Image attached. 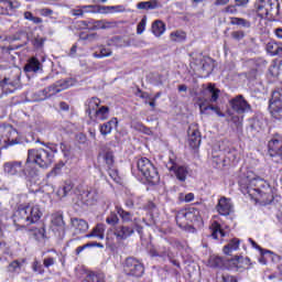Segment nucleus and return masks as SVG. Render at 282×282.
Segmentation results:
<instances>
[{
    "label": "nucleus",
    "instance_id": "obj_1",
    "mask_svg": "<svg viewBox=\"0 0 282 282\" xmlns=\"http://www.w3.org/2000/svg\"><path fill=\"white\" fill-rule=\"evenodd\" d=\"M42 217L43 212L41 210V206L29 203L18 206L12 219L14 226L18 228H28L32 224H37Z\"/></svg>",
    "mask_w": 282,
    "mask_h": 282
},
{
    "label": "nucleus",
    "instance_id": "obj_2",
    "mask_svg": "<svg viewBox=\"0 0 282 282\" xmlns=\"http://www.w3.org/2000/svg\"><path fill=\"white\" fill-rule=\"evenodd\" d=\"M240 188L250 195V197H256V195L261 194V191H267V186H270V183H267L265 180L261 177L252 176L251 174L241 176L239 180Z\"/></svg>",
    "mask_w": 282,
    "mask_h": 282
},
{
    "label": "nucleus",
    "instance_id": "obj_3",
    "mask_svg": "<svg viewBox=\"0 0 282 282\" xmlns=\"http://www.w3.org/2000/svg\"><path fill=\"white\" fill-rule=\"evenodd\" d=\"M54 162V155L50 150L43 148L28 150L26 164H36L40 169H50Z\"/></svg>",
    "mask_w": 282,
    "mask_h": 282
},
{
    "label": "nucleus",
    "instance_id": "obj_4",
    "mask_svg": "<svg viewBox=\"0 0 282 282\" xmlns=\"http://www.w3.org/2000/svg\"><path fill=\"white\" fill-rule=\"evenodd\" d=\"M3 172L7 175H19V177H37L39 170L36 167H32V165L28 164V161L24 164L21 161H10L3 164Z\"/></svg>",
    "mask_w": 282,
    "mask_h": 282
},
{
    "label": "nucleus",
    "instance_id": "obj_5",
    "mask_svg": "<svg viewBox=\"0 0 282 282\" xmlns=\"http://www.w3.org/2000/svg\"><path fill=\"white\" fill-rule=\"evenodd\" d=\"M21 139L19 138V131L12 127V124L0 123V158L1 149H8V147H14L19 144Z\"/></svg>",
    "mask_w": 282,
    "mask_h": 282
},
{
    "label": "nucleus",
    "instance_id": "obj_6",
    "mask_svg": "<svg viewBox=\"0 0 282 282\" xmlns=\"http://www.w3.org/2000/svg\"><path fill=\"white\" fill-rule=\"evenodd\" d=\"M138 171L145 177L150 184H158L160 182V174L158 169L151 163V160L141 158L137 162Z\"/></svg>",
    "mask_w": 282,
    "mask_h": 282
},
{
    "label": "nucleus",
    "instance_id": "obj_7",
    "mask_svg": "<svg viewBox=\"0 0 282 282\" xmlns=\"http://www.w3.org/2000/svg\"><path fill=\"white\" fill-rule=\"evenodd\" d=\"M123 272L127 274V276L140 279V276L144 274V264L137 258L129 257L124 260Z\"/></svg>",
    "mask_w": 282,
    "mask_h": 282
},
{
    "label": "nucleus",
    "instance_id": "obj_8",
    "mask_svg": "<svg viewBox=\"0 0 282 282\" xmlns=\"http://www.w3.org/2000/svg\"><path fill=\"white\" fill-rule=\"evenodd\" d=\"M269 110L275 120H282V88L272 91L269 100Z\"/></svg>",
    "mask_w": 282,
    "mask_h": 282
},
{
    "label": "nucleus",
    "instance_id": "obj_9",
    "mask_svg": "<svg viewBox=\"0 0 282 282\" xmlns=\"http://www.w3.org/2000/svg\"><path fill=\"white\" fill-rule=\"evenodd\" d=\"M231 109L236 111V113H248V111H252V107L246 98H243V95H238L235 98L230 100Z\"/></svg>",
    "mask_w": 282,
    "mask_h": 282
},
{
    "label": "nucleus",
    "instance_id": "obj_10",
    "mask_svg": "<svg viewBox=\"0 0 282 282\" xmlns=\"http://www.w3.org/2000/svg\"><path fill=\"white\" fill-rule=\"evenodd\" d=\"M166 167L169 169V171L174 172V175L178 180V182H186L188 169L184 165H177L174 158L170 156V162L167 163Z\"/></svg>",
    "mask_w": 282,
    "mask_h": 282
},
{
    "label": "nucleus",
    "instance_id": "obj_11",
    "mask_svg": "<svg viewBox=\"0 0 282 282\" xmlns=\"http://www.w3.org/2000/svg\"><path fill=\"white\" fill-rule=\"evenodd\" d=\"M134 232L135 229L132 226L118 225L113 228V235L117 241H124L129 239V237H131Z\"/></svg>",
    "mask_w": 282,
    "mask_h": 282
},
{
    "label": "nucleus",
    "instance_id": "obj_12",
    "mask_svg": "<svg viewBox=\"0 0 282 282\" xmlns=\"http://www.w3.org/2000/svg\"><path fill=\"white\" fill-rule=\"evenodd\" d=\"M100 198V192L97 187H89L82 194V199L87 204V206H94L96 202Z\"/></svg>",
    "mask_w": 282,
    "mask_h": 282
},
{
    "label": "nucleus",
    "instance_id": "obj_13",
    "mask_svg": "<svg viewBox=\"0 0 282 282\" xmlns=\"http://www.w3.org/2000/svg\"><path fill=\"white\" fill-rule=\"evenodd\" d=\"M265 191H261L260 194H257L256 196H252L256 202H260L264 206H268L271 202H274V193L272 192L271 186L265 185Z\"/></svg>",
    "mask_w": 282,
    "mask_h": 282
},
{
    "label": "nucleus",
    "instance_id": "obj_14",
    "mask_svg": "<svg viewBox=\"0 0 282 282\" xmlns=\"http://www.w3.org/2000/svg\"><path fill=\"white\" fill-rule=\"evenodd\" d=\"M216 210L219 213V215H223L224 217H228L230 213H232V203H230L229 198L221 197L218 200V204L216 205Z\"/></svg>",
    "mask_w": 282,
    "mask_h": 282
},
{
    "label": "nucleus",
    "instance_id": "obj_15",
    "mask_svg": "<svg viewBox=\"0 0 282 282\" xmlns=\"http://www.w3.org/2000/svg\"><path fill=\"white\" fill-rule=\"evenodd\" d=\"M269 155L271 158H282V140L272 139L268 144Z\"/></svg>",
    "mask_w": 282,
    "mask_h": 282
},
{
    "label": "nucleus",
    "instance_id": "obj_16",
    "mask_svg": "<svg viewBox=\"0 0 282 282\" xmlns=\"http://www.w3.org/2000/svg\"><path fill=\"white\" fill-rule=\"evenodd\" d=\"M188 142L192 149H198L202 144V133L197 128H189L188 131Z\"/></svg>",
    "mask_w": 282,
    "mask_h": 282
},
{
    "label": "nucleus",
    "instance_id": "obj_17",
    "mask_svg": "<svg viewBox=\"0 0 282 282\" xmlns=\"http://www.w3.org/2000/svg\"><path fill=\"white\" fill-rule=\"evenodd\" d=\"M281 3H279V0H267V12H268V19H276L280 13Z\"/></svg>",
    "mask_w": 282,
    "mask_h": 282
},
{
    "label": "nucleus",
    "instance_id": "obj_18",
    "mask_svg": "<svg viewBox=\"0 0 282 282\" xmlns=\"http://www.w3.org/2000/svg\"><path fill=\"white\" fill-rule=\"evenodd\" d=\"M98 107H100V99H98V97H91L90 99L86 100L85 111L90 120H94V112L98 110Z\"/></svg>",
    "mask_w": 282,
    "mask_h": 282
},
{
    "label": "nucleus",
    "instance_id": "obj_19",
    "mask_svg": "<svg viewBox=\"0 0 282 282\" xmlns=\"http://www.w3.org/2000/svg\"><path fill=\"white\" fill-rule=\"evenodd\" d=\"M24 72L26 74L33 73L36 74L37 72H43V64L36 57H31L24 65Z\"/></svg>",
    "mask_w": 282,
    "mask_h": 282
},
{
    "label": "nucleus",
    "instance_id": "obj_20",
    "mask_svg": "<svg viewBox=\"0 0 282 282\" xmlns=\"http://www.w3.org/2000/svg\"><path fill=\"white\" fill-rule=\"evenodd\" d=\"M113 28H118V22L108 20H95V25L91 28V32H96L97 30H112Z\"/></svg>",
    "mask_w": 282,
    "mask_h": 282
},
{
    "label": "nucleus",
    "instance_id": "obj_21",
    "mask_svg": "<svg viewBox=\"0 0 282 282\" xmlns=\"http://www.w3.org/2000/svg\"><path fill=\"white\" fill-rule=\"evenodd\" d=\"M72 226L75 228V232L80 235V232H87L89 230V224L82 218H72Z\"/></svg>",
    "mask_w": 282,
    "mask_h": 282
},
{
    "label": "nucleus",
    "instance_id": "obj_22",
    "mask_svg": "<svg viewBox=\"0 0 282 282\" xmlns=\"http://www.w3.org/2000/svg\"><path fill=\"white\" fill-rule=\"evenodd\" d=\"M115 127H118L117 118H112L111 120L100 124L99 131H100L101 135H109V133H111V131H113Z\"/></svg>",
    "mask_w": 282,
    "mask_h": 282
},
{
    "label": "nucleus",
    "instance_id": "obj_23",
    "mask_svg": "<svg viewBox=\"0 0 282 282\" xmlns=\"http://www.w3.org/2000/svg\"><path fill=\"white\" fill-rule=\"evenodd\" d=\"M254 9L260 19H268V0H259L254 3Z\"/></svg>",
    "mask_w": 282,
    "mask_h": 282
},
{
    "label": "nucleus",
    "instance_id": "obj_24",
    "mask_svg": "<svg viewBox=\"0 0 282 282\" xmlns=\"http://www.w3.org/2000/svg\"><path fill=\"white\" fill-rule=\"evenodd\" d=\"M56 94H61V89L58 88V84L55 83L42 90L41 100H47V98H52V96H56Z\"/></svg>",
    "mask_w": 282,
    "mask_h": 282
},
{
    "label": "nucleus",
    "instance_id": "obj_25",
    "mask_svg": "<svg viewBox=\"0 0 282 282\" xmlns=\"http://www.w3.org/2000/svg\"><path fill=\"white\" fill-rule=\"evenodd\" d=\"M215 111V113L219 117V118H225L226 115L224 112H221V110H219L218 106H213V105H206V102H202L199 104V111L200 113H208L207 111Z\"/></svg>",
    "mask_w": 282,
    "mask_h": 282
},
{
    "label": "nucleus",
    "instance_id": "obj_26",
    "mask_svg": "<svg viewBox=\"0 0 282 282\" xmlns=\"http://www.w3.org/2000/svg\"><path fill=\"white\" fill-rule=\"evenodd\" d=\"M109 118V107L101 106L93 112V120H107Z\"/></svg>",
    "mask_w": 282,
    "mask_h": 282
},
{
    "label": "nucleus",
    "instance_id": "obj_27",
    "mask_svg": "<svg viewBox=\"0 0 282 282\" xmlns=\"http://www.w3.org/2000/svg\"><path fill=\"white\" fill-rule=\"evenodd\" d=\"M207 93L208 102H217L219 100L220 90L215 87V84L208 85Z\"/></svg>",
    "mask_w": 282,
    "mask_h": 282
},
{
    "label": "nucleus",
    "instance_id": "obj_28",
    "mask_svg": "<svg viewBox=\"0 0 282 282\" xmlns=\"http://www.w3.org/2000/svg\"><path fill=\"white\" fill-rule=\"evenodd\" d=\"M0 87H2L6 94H12V91L17 89V83L8 77H4V79L0 82Z\"/></svg>",
    "mask_w": 282,
    "mask_h": 282
},
{
    "label": "nucleus",
    "instance_id": "obj_29",
    "mask_svg": "<svg viewBox=\"0 0 282 282\" xmlns=\"http://www.w3.org/2000/svg\"><path fill=\"white\" fill-rule=\"evenodd\" d=\"M185 217L189 224H194V221H199V219H202L199 216V209L195 207L185 210Z\"/></svg>",
    "mask_w": 282,
    "mask_h": 282
},
{
    "label": "nucleus",
    "instance_id": "obj_30",
    "mask_svg": "<svg viewBox=\"0 0 282 282\" xmlns=\"http://www.w3.org/2000/svg\"><path fill=\"white\" fill-rule=\"evenodd\" d=\"M230 25H238L245 30H250V28H252V23L243 18H230Z\"/></svg>",
    "mask_w": 282,
    "mask_h": 282
},
{
    "label": "nucleus",
    "instance_id": "obj_31",
    "mask_svg": "<svg viewBox=\"0 0 282 282\" xmlns=\"http://www.w3.org/2000/svg\"><path fill=\"white\" fill-rule=\"evenodd\" d=\"M51 252L52 254L44 258L43 260L44 268H52V265H55L56 261L61 259V256L58 254V252H56V250H51Z\"/></svg>",
    "mask_w": 282,
    "mask_h": 282
},
{
    "label": "nucleus",
    "instance_id": "obj_32",
    "mask_svg": "<svg viewBox=\"0 0 282 282\" xmlns=\"http://www.w3.org/2000/svg\"><path fill=\"white\" fill-rule=\"evenodd\" d=\"M176 224L180 228H186V226H189L191 223H188V218H186V210H180L177 214H176Z\"/></svg>",
    "mask_w": 282,
    "mask_h": 282
},
{
    "label": "nucleus",
    "instance_id": "obj_33",
    "mask_svg": "<svg viewBox=\"0 0 282 282\" xmlns=\"http://www.w3.org/2000/svg\"><path fill=\"white\" fill-rule=\"evenodd\" d=\"M239 243H241V240L239 238L231 239L228 245L224 247L225 254H230V252H235V250H239Z\"/></svg>",
    "mask_w": 282,
    "mask_h": 282
},
{
    "label": "nucleus",
    "instance_id": "obj_34",
    "mask_svg": "<svg viewBox=\"0 0 282 282\" xmlns=\"http://www.w3.org/2000/svg\"><path fill=\"white\" fill-rule=\"evenodd\" d=\"M117 214L121 218L122 224H130V221H133L131 212H127L122 207H117Z\"/></svg>",
    "mask_w": 282,
    "mask_h": 282
},
{
    "label": "nucleus",
    "instance_id": "obj_35",
    "mask_svg": "<svg viewBox=\"0 0 282 282\" xmlns=\"http://www.w3.org/2000/svg\"><path fill=\"white\" fill-rule=\"evenodd\" d=\"M87 239H91V237H97V239H105V226L97 225L90 234L86 235Z\"/></svg>",
    "mask_w": 282,
    "mask_h": 282
},
{
    "label": "nucleus",
    "instance_id": "obj_36",
    "mask_svg": "<svg viewBox=\"0 0 282 282\" xmlns=\"http://www.w3.org/2000/svg\"><path fill=\"white\" fill-rule=\"evenodd\" d=\"M210 230H212L213 239H218V235H220V237H226V231H224V229H221V225L217 221H214L212 224Z\"/></svg>",
    "mask_w": 282,
    "mask_h": 282
},
{
    "label": "nucleus",
    "instance_id": "obj_37",
    "mask_svg": "<svg viewBox=\"0 0 282 282\" xmlns=\"http://www.w3.org/2000/svg\"><path fill=\"white\" fill-rule=\"evenodd\" d=\"M166 30L164 22L156 20L152 24V32L154 36H162L164 34V31Z\"/></svg>",
    "mask_w": 282,
    "mask_h": 282
},
{
    "label": "nucleus",
    "instance_id": "obj_38",
    "mask_svg": "<svg viewBox=\"0 0 282 282\" xmlns=\"http://www.w3.org/2000/svg\"><path fill=\"white\" fill-rule=\"evenodd\" d=\"M202 69L203 72H206V74H212V72L215 69V65L213 64V58L210 57H203L200 61Z\"/></svg>",
    "mask_w": 282,
    "mask_h": 282
},
{
    "label": "nucleus",
    "instance_id": "obj_39",
    "mask_svg": "<svg viewBox=\"0 0 282 282\" xmlns=\"http://www.w3.org/2000/svg\"><path fill=\"white\" fill-rule=\"evenodd\" d=\"M138 10H155L158 0L142 1L137 4Z\"/></svg>",
    "mask_w": 282,
    "mask_h": 282
},
{
    "label": "nucleus",
    "instance_id": "obj_40",
    "mask_svg": "<svg viewBox=\"0 0 282 282\" xmlns=\"http://www.w3.org/2000/svg\"><path fill=\"white\" fill-rule=\"evenodd\" d=\"M279 43L276 41H270L265 45V52L269 54V56H278L279 52Z\"/></svg>",
    "mask_w": 282,
    "mask_h": 282
},
{
    "label": "nucleus",
    "instance_id": "obj_41",
    "mask_svg": "<svg viewBox=\"0 0 282 282\" xmlns=\"http://www.w3.org/2000/svg\"><path fill=\"white\" fill-rule=\"evenodd\" d=\"M83 282H105V273H88Z\"/></svg>",
    "mask_w": 282,
    "mask_h": 282
},
{
    "label": "nucleus",
    "instance_id": "obj_42",
    "mask_svg": "<svg viewBox=\"0 0 282 282\" xmlns=\"http://www.w3.org/2000/svg\"><path fill=\"white\" fill-rule=\"evenodd\" d=\"M237 155H238L237 149H235V148H227L225 150V156H223V158L226 160V162L235 163V162H237Z\"/></svg>",
    "mask_w": 282,
    "mask_h": 282
},
{
    "label": "nucleus",
    "instance_id": "obj_43",
    "mask_svg": "<svg viewBox=\"0 0 282 282\" xmlns=\"http://www.w3.org/2000/svg\"><path fill=\"white\" fill-rule=\"evenodd\" d=\"M23 263H25V260L19 261V260H13L7 268L8 272L11 273H20L21 268H23Z\"/></svg>",
    "mask_w": 282,
    "mask_h": 282
},
{
    "label": "nucleus",
    "instance_id": "obj_44",
    "mask_svg": "<svg viewBox=\"0 0 282 282\" xmlns=\"http://www.w3.org/2000/svg\"><path fill=\"white\" fill-rule=\"evenodd\" d=\"M73 188L74 185L72 183H65L63 187H59L57 189L56 195L59 196L61 198L67 197V195L72 193Z\"/></svg>",
    "mask_w": 282,
    "mask_h": 282
},
{
    "label": "nucleus",
    "instance_id": "obj_45",
    "mask_svg": "<svg viewBox=\"0 0 282 282\" xmlns=\"http://www.w3.org/2000/svg\"><path fill=\"white\" fill-rule=\"evenodd\" d=\"M56 85L61 89V91H64V89H69V87H73L74 78H66V79L57 80Z\"/></svg>",
    "mask_w": 282,
    "mask_h": 282
},
{
    "label": "nucleus",
    "instance_id": "obj_46",
    "mask_svg": "<svg viewBox=\"0 0 282 282\" xmlns=\"http://www.w3.org/2000/svg\"><path fill=\"white\" fill-rule=\"evenodd\" d=\"M106 224H108V226H112V229L116 228V226H119L120 218L118 217V214L110 213V215L106 218Z\"/></svg>",
    "mask_w": 282,
    "mask_h": 282
},
{
    "label": "nucleus",
    "instance_id": "obj_47",
    "mask_svg": "<svg viewBox=\"0 0 282 282\" xmlns=\"http://www.w3.org/2000/svg\"><path fill=\"white\" fill-rule=\"evenodd\" d=\"M23 17L26 21H32V23H34V25H39V24L43 23V19H41L39 17H34V14L31 11H25L23 13Z\"/></svg>",
    "mask_w": 282,
    "mask_h": 282
},
{
    "label": "nucleus",
    "instance_id": "obj_48",
    "mask_svg": "<svg viewBox=\"0 0 282 282\" xmlns=\"http://www.w3.org/2000/svg\"><path fill=\"white\" fill-rule=\"evenodd\" d=\"M209 265L210 268H221V265H224V258L217 256L210 257Z\"/></svg>",
    "mask_w": 282,
    "mask_h": 282
},
{
    "label": "nucleus",
    "instance_id": "obj_49",
    "mask_svg": "<svg viewBox=\"0 0 282 282\" xmlns=\"http://www.w3.org/2000/svg\"><path fill=\"white\" fill-rule=\"evenodd\" d=\"M132 129H134L135 131H141V133H145L147 135H151V129L143 126L142 122L132 123Z\"/></svg>",
    "mask_w": 282,
    "mask_h": 282
},
{
    "label": "nucleus",
    "instance_id": "obj_50",
    "mask_svg": "<svg viewBox=\"0 0 282 282\" xmlns=\"http://www.w3.org/2000/svg\"><path fill=\"white\" fill-rule=\"evenodd\" d=\"M104 161L106 163L107 169H113V164H115L113 152H106L104 154Z\"/></svg>",
    "mask_w": 282,
    "mask_h": 282
},
{
    "label": "nucleus",
    "instance_id": "obj_51",
    "mask_svg": "<svg viewBox=\"0 0 282 282\" xmlns=\"http://www.w3.org/2000/svg\"><path fill=\"white\" fill-rule=\"evenodd\" d=\"M170 36H171V41L180 43L186 39V33L176 31V32H172Z\"/></svg>",
    "mask_w": 282,
    "mask_h": 282
},
{
    "label": "nucleus",
    "instance_id": "obj_52",
    "mask_svg": "<svg viewBox=\"0 0 282 282\" xmlns=\"http://www.w3.org/2000/svg\"><path fill=\"white\" fill-rule=\"evenodd\" d=\"M63 166H65L64 163L56 164L54 169L46 174V177H56L57 175H61Z\"/></svg>",
    "mask_w": 282,
    "mask_h": 282
},
{
    "label": "nucleus",
    "instance_id": "obj_53",
    "mask_svg": "<svg viewBox=\"0 0 282 282\" xmlns=\"http://www.w3.org/2000/svg\"><path fill=\"white\" fill-rule=\"evenodd\" d=\"M101 10H110V12H127L124 6H111V7H101Z\"/></svg>",
    "mask_w": 282,
    "mask_h": 282
},
{
    "label": "nucleus",
    "instance_id": "obj_54",
    "mask_svg": "<svg viewBox=\"0 0 282 282\" xmlns=\"http://www.w3.org/2000/svg\"><path fill=\"white\" fill-rule=\"evenodd\" d=\"M108 46L116 45V47H124V43H122V40L119 36H115L110 39L107 43Z\"/></svg>",
    "mask_w": 282,
    "mask_h": 282
},
{
    "label": "nucleus",
    "instance_id": "obj_55",
    "mask_svg": "<svg viewBox=\"0 0 282 282\" xmlns=\"http://www.w3.org/2000/svg\"><path fill=\"white\" fill-rule=\"evenodd\" d=\"M79 8H82V10H88V12H102V7L100 6L88 4Z\"/></svg>",
    "mask_w": 282,
    "mask_h": 282
},
{
    "label": "nucleus",
    "instance_id": "obj_56",
    "mask_svg": "<svg viewBox=\"0 0 282 282\" xmlns=\"http://www.w3.org/2000/svg\"><path fill=\"white\" fill-rule=\"evenodd\" d=\"M239 8V6H237V2L235 4H229L224 9V12L226 14H237V12H239V10L237 9Z\"/></svg>",
    "mask_w": 282,
    "mask_h": 282
},
{
    "label": "nucleus",
    "instance_id": "obj_57",
    "mask_svg": "<svg viewBox=\"0 0 282 282\" xmlns=\"http://www.w3.org/2000/svg\"><path fill=\"white\" fill-rule=\"evenodd\" d=\"M32 269L33 272H37V274H43V272H45L43 269V264H41L39 260L33 261Z\"/></svg>",
    "mask_w": 282,
    "mask_h": 282
},
{
    "label": "nucleus",
    "instance_id": "obj_58",
    "mask_svg": "<svg viewBox=\"0 0 282 282\" xmlns=\"http://www.w3.org/2000/svg\"><path fill=\"white\" fill-rule=\"evenodd\" d=\"M150 254L152 257L166 258L167 252L166 251H162V248H158V249H150Z\"/></svg>",
    "mask_w": 282,
    "mask_h": 282
},
{
    "label": "nucleus",
    "instance_id": "obj_59",
    "mask_svg": "<svg viewBox=\"0 0 282 282\" xmlns=\"http://www.w3.org/2000/svg\"><path fill=\"white\" fill-rule=\"evenodd\" d=\"M53 224H55V226H58L61 230H65V220H63V215L56 216L53 220Z\"/></svg>",
    "mask_w": 282,
    "mask_h": 282
},
{
    "label": "nucleus",
    "instance_id": "obj_60",
    "mask_svg": "<svg viewBox=\"0 0 282 282\" xmlns=\"http://www.w3.org/2000/svg\"><path fill=\"white\" fill-rule=\"evenodd\" d=\"M108 175L113 180V182H120V176L118 175V170L113 167L108 169Z\"/></svg>",
    "mask_w": 282,
    "mask_h": 282
},
{
    "label": "nucleus",
    "instance_id": "obj_61",
    "mask_svg": "<svg viewBox=\"0 0 282 282\" xmlns=\"http://www.w3.org/2000/svg\"><path fill=\"white\" fill-rule=\"evenodd\" d=\"M213 162L216 164V166H226V159L219 155H214L213 156Z\"/></svg>",
    "mask_w": 282,
    "mask_h": 282
},
{
    "label": "nucleus",
    "instance_id": "obj_62",
    "mask_svg": "<svg viewBox=\"0 0 282 282\" xmlns=\"http://www.w3.org/2000/svg\"><path fill=\"white\" fill-rule=\"evenodd\" d=\"M245 37H246V32L243 31L231 32V39H234V41H241Z\"/></svg>",
    "mask_w": 282,
    "mask_h": 282
},
{
    "label": "nucleus",
    "instance_id": "obj_63",
    "mask_svg": "<svg viewBox=\"0 0 282 282\" xmlns=\"http://www.w3.org/2000/svg\"><path fill=\"white\" fill-rule=\"evenodd\" d=\"M147 28V17H144L137 26V34H142Z\"/></svg>",
    "mask_w": 282,
    "mask_h": 282
},
{
    "label": "nucleus",
    "instance_id": "obj_64",
    "mask_svg": "<svg viewBox=\"0 0 282 282\" xmlns=\"http://www.w3.org/2000/svg\"><path fill=\"white\" fill-rule=\"evenodd\" d=\"M89 12V10H82V8L79 7V9H73L70 11L73 17H85V13Z\"/></svg>",
    "mask_w": 282,
    "mask_h": 282
}]
</instances>
